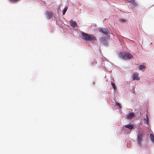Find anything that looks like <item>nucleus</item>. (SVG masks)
I'll return each mask as SVG.
<instances>
[{
    "mask_svg": "<svg viewBox=\"0 0 154 154\" xmlns=\"http://www.w3.org/2000/svg\"><path fill=\"white\" fill-rule=\"evenodd\" d=\"M82 39L88 41H96L97 39L93 35H89L84 32L82 33Z\"/></svg>",
    "mask_w": 154,
    "mask_h": 154,
    "instance_id": "obj_1",
    "label": "nucleus"
},
{
    "mask_svg": "<svg viewBox=\"0 0 154 154\" xmlns=\"http://www.w3.org/2000/svg\"><path fill=\"white\" fill-rule=\"evenodd\" d=\"M118 56L119 57L124 60L129 59L132 57L131 54L125 52H120L118 54Z\"/></svg>",
    "mask_w": 154,
    "mask_h": 154,
    "instance_id": "obj_2",
    "label": "nucleus"
},
{
    "mask_svg": "<svg viewBox=\"0 0 154 154\" xmlns=\"http://www.w3.org/2000/svg\"><path fill=\"white\" fill-rule=\"evenodd\" d=\"M143 136V134L140 132H139L137 137V144L138 146H140L141 141Z\"/></svg>",
    "mask_w": 154,
    "mask_h": 154,
    "instance_id": "obj_3",
    "label": "nucleus"
},
{
    "mask_svg": "<svg viewBox=\"0 0 154 154\" xmlns=\"http://www.w3.org/2000/svg\"><path fill=\"white\" fill-rule=\"evenodd\" d=\"M98 30L100 32L106 35H107L109 33V31L106 28H99L98 29Z\"/></svg>",
    "mask_w": 154,
    "mask_h": 154,
    "instance_id": "obj_4",
    "label": "nucleus"
},
{
    "mask_svg": "<svg viewBox=\"0 0 154 154\" xmlns=\"http://www.w3.org/2000/svg\"><path fill=\"white\" fill-rule=\"evenodd\" d=\"M138 74L137 73H134L133 74V80H139L140 78L138 76Z\"/></svg>",
    "mask_w": 154,
    "mask_h": 154,
    "instance_id": "obj_5",
    "label": "nucleus"
},
{
    "mask_svg": "<svg viewBox=\"0 0 154 154\" xmlns=\"http://www.w3.org/2000/svg\"><path fill=\"white\" fill-rule=\"evenodd\" d=\"M69 23L71 26L72 27H76L77 26V23L75 21L72 20L69 21Z\"/></svg>",
    "mask_w": 154,
    "mask_h": 154,
    "instance_id": "obj_6",
    "label": "nucleus"
},
{
    "mask_svg": "<svg viewBox=\"0 0 154 154\" xmlns=\"http://www.w3.org/2000/svg\"><path fill=\"white\" fill-rule=\"evenodd\" d=\"M134 116V112H131L128 115H127L126 118L127 119H132Z\"/></svg>",
    "mask_w": 154,
    "mask_h": 154,
    "instance_id": "obj_7",
    "label": "nucleus"
},
{
    "mask_svg": "<svg viewBox=\"0 0 154 154\" xmlns=\"http://www.w3.org/2000/svg\"><path fill=\"white\" fill-rule=\"evenodd\" d=\"M46 15L48 19H50L51 18L53 17L52 14L50 12H47L46 13Z\"/></svg>",
    "mask_w": 154,
    "mask_h": 154,
    "instance_id": "obj_8",
    "label": "nucleus"
},
{
    "mask_svg": "<svg viewBox=\"0 0 154 154\" xmlns=\"http://www.w3.org/2000/svg\"><path fill=\"white\" fill-rule=\"evenodd\" d=\"M125 127L126 128L131 130L133 128L134 125L133 124H128L125 125Z\"/></svg>",
    "mask_w": 154,
    "mask_h": 154,
    "instance_id": "obj_9",
    "label": "nucleus"
},
{
    "mask_svg": "<svg viewBox=\"0 0 154 154\" xmlns=\"http://www.w3.org/2000/svg\"><path fill=\"white\" fill-rule=\"evenodd\" d=\"M139 69L141 70H145L146 67L145 66L143 65H141L139 66Z\"/></svg>",
    "mask_w": 154,
    "mask_h": 154,
    "instance_id": "obj_10",
    "label": "nucleus"
},
{
    "mask_svg": "<svg viewBox=\"0 0 154 154\" xmlns=\"http://www.w3.org/2000/svg\"><path fill=\"white\" fill-rule=\"evenodd\" d=\"M132 5L133 7H135L137 6V3L135 2L134 0L132 2H131Z\"/></svg>",
    "mask_w": 154,
    "mask_h": 154,
    "instance_id": "obj_11",
    "label": "nucleus"
},
{
    "mask_svg": "<svg viewBox=\"0 0 154 154\" xmlns=\"http://www.w3.org/2000/svg\"><path fill=\"white\" fill-rule=\"evenodd\" d=\"M150 138L152 141L154 143V135L152 134H150Z\"/></svg>",
    "mask_w": 154,
    "mask_h": 154,
    "instance_id": "obj_12",
    "label": "nucleus"
},
{
    "mask_svg": "<svg viewBox=\"0 0 154 154\" xmlns=\"http://www.w3.org/2000/svg\"><path fill=\"white\" fill-rule=\"evenodd\" d=\"M111 85L113 87V89H114V91H115L116 90V85H115V84L113 83V82H111Z\"/></svg>",
    "mask_w": 154,
    "mask_h": 154,
    "instance_id": "obj_13",
    "label": "nucleus"
},
{
    "mask_svg": "<svg viewBox=\"0 0 154 154\" xmlns=\"http://www.w3.org/2000/svg\"><path fill=\"white\" fill-rule=\"evenodd\" d=\"M67 8H68L67 7H65L63 10V15H64L65 14V13L66 12V11H67Z\"/></svg>",
    "mask_w": 154,
    "mask_h": 154,
    "instance_id": "obj_14",
    "label": "nucleus"
},
{
    "mask_svg": "<svg viewBox=\"0 0 154 154\" xmlns=\"http://www.w3.org/2000/svg\"><path fill=\"white\" fill-rule=\"evenodd\" d=\"M116 106H117L119 108H122V107L121 106L120 104L119 103H118L117 102L116 103Z\"/></svg>",
    "mask_w": 154,
    "mask_h": 154,
    "instance_id": "obj_15",
    "label": "nucleus"
},
{
    "mask_svg": "<svg viewBox=\"0 0 154 154\" xmlns=\"http://www.w3.org/2000/svg\"><path fill=\"white\" fill-rule=\"evenodd\" d=\"M144 122L146 124H148V120L147 118V119H144Z\"/></svg>",
    "mask_w": 154,
    "mask_h": 154,
    "instance_id": "obj_16",
    "label": "nucleus"
},
{
    "mask_svg": "<svg viewBox=\"0 0 154 154\" xmlns=\"http://www.w3.org/2000/svg\"><path fill=\"white\" fill-rule=\"evenodd\" d=\"M11 2H15L19 0H10Z\"/></svg>",
    "mask_w": 154,
    "mask_h": 154,
    "instance_id": "obj_17",
    "label": "nucleus"
},
{
    "mask_svg": "<svg viewBox=\"0 0 154 154\" xmlns=\"http://www.w3.org/2000/svg\"><path fill=\"white\" fill-rule=\"evenodd\" d=\"M105 39V38H100V41L101 42H102Z\"/></svg>",
    "mask_w": 154,
    "mask_h": 154,
    "instance_id": "obj_18",
    "label": "nucleus"
},
{
    "mask_svg": "<svg viewBox=\"0 0 154 154\" xmlns=\"http://www.w3.org/2000/svg\"><path fill=\"white\" fill-rule=\"evenodd\" d=\"M134 0H129L128 1L129 2L131 3V2H132Z\"/></svg>",
    "mask_w": 154,
    "mask_h": 154,
    "instance_id": "obj_19",
    "label": "nucleus"
}]
</instances>
